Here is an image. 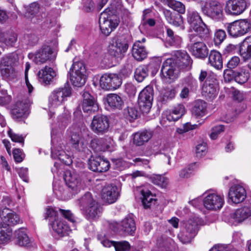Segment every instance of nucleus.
Instances as JSON below:
<instances>
[{
	"label": "nucleus",
	"instance_id": "nucleus-1",
	"mask_svg": "<svg viewBox=\"0 0 251 251\" xmlns=\"http://www.w3.org/2000/svg\"><path fill=\"white\" fill-rule=\"evenodd\" d=\"M80 210L89 219H96L100 216L101 208L98 202L95 200L90 193L85 194L78 200Z\"/></svg>",
	"mask_w": 251,
	"mask_h": 251
},
{
	"label": "nucleus",
	"instance_id": "nucleus-2",
	"mask_svg": "<svg viewBox=\"0 0 251 251\" xmlns=\"http://www.w3.org/2000/svg\"><path fill=\"white\" fill-rule=\"evenodd\" d=\"M99 24L101 33L105 36H108L118 26L119 20L117 16L112 14L108 7L101 13Z\"/></svg>",
	"mask_w": 251,
	"mask_h": 251
},
{
	"label": "nucleus",
	"instance_id": "nucleus-3",
	"mask_svg": "<svg viewBox=\"0 0 251 251\" xmlns=\"http://www.w3.org/2000/svg\"><path fill=\"white\" fill-rule=\"evenodd\" d=\"M68 74L72 85L80 87L83 86L86 80V69L84 64L81 61L74 62Z\"/></svg>",
	"mask_w": 251,
	"mask_h": 251
},
{
	"label": "nucleus",
	"instance_id": "nucleus-4",
	"mask_svg": "<svg viewBox=\"0 0 251 251\" xmlns=\"http://www.w3.org/2000/svg\"><path fill=\"white\" fill-rule=\"evenodd\" d=\"M28 57L36 64L42 65L54 60L56 53L50 46L44 45L34 53H29Z\"/></svg>",
	"mask_w": 251,
	"mask_h": 251
},
{
	"label": "nucleus",
	"instance_id": "nucleus-5",
	"mask_svg": "<svg viewBox=\"0 0 251 251\" xmlns=\"http://www.w3.org/2000/svg\"><path fill=\"white\" fill-rule=\"evenodd\" d=\"M187 22L191 29L196 32L201 37H206L209 33L207 26L203 22L199 13L196 11H189L187 13Z\"/></svg>",
	"mask_w": 251,
	"mask_h": 251
},
{
	"label": "nucleus",
	"instance_id": "nucleus-6",
	"mask_svg": "<svg viewBox=\"0 0 251 251\" xmlns=\"http://www.w3.org/2000/svg\"><path fill=\"white\" fill-rule=\"evenodd\" d=\"M128 48V41L124 35L114 37L108 47V52L112 56L122 58Z\"/></svg>",
	"mask_w": 251,
	"mask_h": 251
},
{
	"label": "nucleus",
	"instance_id": "nucleus-7",
	"mask_svg": "<svg viewBox=\"0 0 251 251\" xmlns=\"http://www.w3.org/2000/svg\"><path fill=\"white\" fill-rule=\"evenodd\" d=\"M71 95V88L69 86H64L53 90L49 98V107L54 109L61 104Z\"/></svg>",
	"mask_w": 251,
	"mask_h": 251
},
{
	"label": "nucleus",
	"instance_id": "nucleus-8",
	"mask_svg": "<svg viewBox=\"0 0 251 251\" xmlns=\"http://www.w3.org/2000/svg\"><path fill=\"white\" fill-rule=\"evenodd\" d=\"M153 88L151 85H148L139 93L138 96V104L140 109L143 113L149 112L153 99Z\"/></svg>",
	"mask_w": 251,
	"mask_h": 251
},
{
	"label": "nucleus",
	"instance_id": "nucleus-9",
	"mask_svg": "<svg viewBox=\"0 0 251 251\" xmlns=\"http://www.w3.org/2000/svg\"><path fill=\"white\" fill-rule=\"evenodd\" d=\"M180 69L175 63L173 59H167L161 68L162 79L164 81L171 82L177 77Z\"/></svg>",
	"mask_w": 251,
	"mask_h": 251
},
{
	"label": "nucleus",
	"instance_id": "nucleus-10",
	"mask_svg": "<svg viewBox=\"0 0 251 251\" xmlns=\"http://www.w3.org/2000/svg\"><path fill=\"white\" fill-rule=\"evenodd\" d=\"M72 147L76 151L89 154L90 151L88 148V141L82 136L78 129L72 131L70 139Z\"/></svg>",
	"mask_w": 251,
	"mask_h": 251
},
{
	"label": "nucleus",
	"instance_id": "nucleus-11",
	"mask_svg": "<svg viewBox=\"0 0 251 251\" xmlns=\"http://www.w3.org/2000/svg\"><path fill=\"white\" fill-rule=\"evenodd\" d=\"M199 35H191L190 37L191 45L190 50L192 54L198 58H205L208 54V49L205 43L199 40L204 38Z\"/></svg>",
	"mask_w": 251,
	"mask_h": 251
},
{
	"label": "nucleus",
	"instance_id": "nucleus-12",
	"mask_svg": "<svg viewBox=\"0 0 251 251\" xmlns=\"http://www.w3.org/2000/svg\"><path fill=\"white\" fill-rule=\"evenodd\" d=\"M203 203L204 207L210 210H217L221 209L224 203V198L217 193L206 192Z\"/></svg>",
	"mask_w": 251,
	"mask_h": 251
},
{
	"label": "nucleus",
	"instance_id": "nucleus-13",
	"mask_svg": "<svg viewBox=\"0 0 251 251\" xmlns=\"http://www.w3.org/2000/svg\"><path fill=\"white\" fill-rule=\"evenodd\" d=\"M122 78L116 74H105L100 78V85L103 89L115 90L122 84Z\"/></svg>",
	"mask_w": 251,
	"mask_h": 251
},
{
	"label": "nucleus",
	"instance_id": "nucleus-14",
	"mask_svg": "<svg viewBox=\"0 0 251 251\" xmlns=\"http://www.w3.org/2000/svg\"><path fill=\"white\" fill-rule=\"evenodd\" d=\"M202 12L215 21L222 20L223 16V9L222 4L217 1L212 0L206 5L201 8Z\"/></svg>",
	"mask_w": 251,
	"mask_h": 251
},
{
	"label": "nucleus",
	"instance_id": "nucleus-15",
	"mask_svg": "<svg viewBox=\"0 0 251 251\" xmlns=\"http://www.w3.org/2000/svg\"><path fill=\"white\" fill-rule=\"evenodd\" d=\"M250 27V23L246 20H242L229 24L227 26V30L230 36L236 37L247 33Z\"/></svg>",
	"mask_w": 251,
	"mask_h": 251
},
{
	"label": "nucleus",
	"instance_id": "nucleus-16",
	"mask_svg": "<svg viewBox=\"0 0 251 251\" xmlns=\"http://www.w3.org/2000/svg\"><path fill=\"white\" fill-rule=\"evenodd\" d=\"M90 127L96 134H104L108 131L109 127V119L105 115H97L93 117Z\"/></svg>",
	"mask_w": 251,
	"mask_h": 251
},
{
	"label": "nucleus",
	"instance_id": "nucleus-17",
	"mask_svg": "<svg viewBox=\"0 0 251 251\" xmlns=\"http://www.w3.org/2000/svg\"><path fill=\"white\" fill-rule=\"evenodd\" d=\"M249 5V0H228L225 11L229 14L238 15L242 13Z\"/></svg>",
	"mask_w": 251,
	"mask_h": 251
},
{
	"label": "nucleus",
	"instance_id": "nucleus-18",
	"mask_svg": "<svg viewBox=\"0 0 251 251\" xmlns=\"http://www.w3.org/2000/svg\"><path fill=\"white\" fill-rule=\"evenodd\" d=\"M31 103L28 98L17 101L12 111L13 118L16 120L26 118L29 113V108Z\"/></svg>",
	"mask_w": 251,
	"mask_h": 251
},
{
	"label": "nucleus",
	"instance_id": "nucleus-19",
	"mask_svg": "<svg viewBox=\"0 0 251 251\" xmlns=\"http://www.w3.org/2000/svg\"><path fill=\"white\" fill-rule=\"evenodd\" d=\"M218 82L214 77L208 76L202 88V95L207 99L213 100L218 94Z\"/></svg>",
	"mask_w": 251,
	"mask_h": 251
},
{
	"label": "nucleus",
	"instance_id": "nucleus-20",
	"mask_svg": "<svg viewBox=\"0 0 251 251\" xmlns=\"http://www.w3.org/2000/svg\"><path fill=\"white\" fill-rule=\"evenodd\" d=\"M228 199L231 202L239 203L243 202L247 197L245 188L239 184L232 186L228 191Z\"/></svg>",
	"mask_w": 251,
	"mask_h": 251
},
{
	"label": "nucleus",
	"instance_id": "nucleus-21",
	"mask_svg": "<svg viewBox=\"0 0 251 251\" xmlns=\"http://www.w3.org/2000/svg\"><path fill=\"white\" fill-rule=\"evenodd\" d=\"M109 167V162L100 156H92L89 159V168L93 171L104 172L107 171Z\"/></svg>",
	"mask_w": 251,
	"mask_h": 251
},
{
	"label": "nucleus",
	"instance_id": "nucleus-22",
	"mask_svg": "<svg viewBox=\"0 0 251 251\" xmlns=\"http://www.w3.org/2000/svg\"><path fill=\"white\" fill-rule=\"evenodd\" d=\"M101 195L102 199L105 202L111 204L117 200L119 193L116 186L107 184L103 187Z\"/></svg>",
	"mask_w": 251,
	"mask_h": 251
},
{
	"label": "nucleus",
	"instance_id": "nucleus-23",
	"mask_svg": "<svg viewBox=\"0 0 251 251\" xmlns=\"http://www.w3.org/2000/svg\"><path fill=\"white\" fill-rule=\"evenodd\" d=\"M64 179L66 185L71 188L74 193H77L82 188L79 176L69 171L65 172Z\"/></svg>",
	"mask_w": 251,
	"mask_h": 251
},
{
	"label": "nucleus",
	"instance_id": "nucleus-24",
	"mask_svg": "<svg viewBox=\"0 0 251 251\" xmlns=\"http://www.w3.org/2000/svg\"><path fill=\"white\" fill-rule=\"evenodd\" d=\"M176 245L171 238L163 235L159 237L152 251H176Z\"/></svg>",
	"mask_w": 251,
	"mask_h": 251
},
{
	"label": "nucleus",
	"instance_id": "nucleus-25",
	"mask_svg": "<svg viewBox=\"0 0 251 251\" xmlns=\"http://www.w3.org/2000/svg\"><path fill=\"white\" fill-rule=\"evenodd\" d=\"M39 4L36 2L31 3L27 8L26 16L30 19L34 23H36L45 17L46 14L41 11Z\"/></svg>",
	"mask_w": 251,
	"mask_h": 251
},
{
	"label": "nucleus",
	"instance_id": "nucleus-26",
	"mask_svg": "<svg viewBox=\"0 0 251 251\" xmlns=\"http://www.w3.org/2000/svg\"><path fill=\"white\" fill-rule=\"evenodd\" d=\"M169 59H173L175 63L180 69H183L189 66L192 63V60L190 55L184 50L175 51L173 56Z\"/></svg>",
	"mask_w": 251,
	"mask_h": 251
},
{
	"label": "nucleus",
	"instance_id": "nucleus-27",
	"mask_svg": "<svg viewBox=\"0 0 251 251\" xmlns=\"http://www.w3.org/2000/svg\"><path fill=\"white\" fill-rule=\"evenodd\" d=\"M111 142L110 138H94L90 141V147L95 152H104L110 150Z\"/></svg>",
	"mask_w": 251,
	"mask_h": 251
},
{
	"label": "nucleus",
	"instance_id": "nucleus-28",
	"mask_svg": "<svg viewBox=\"0 0 251 251\" xmlns=\"http://www.w3.org/2000/svg\"><path fill=\"white\" fill-rule=\"evenodd\" d=\"M82 108L84 112L91 114L98 111L99 106L95 98L90 93L85 92L83 95Z\"/></svg>",
	"mask_w": 251,
	"mask_h": 251
},
{
	"label": "nucleus",
	"instance_id": "nucleus-29",
	"mask_svg": "<svg viewBox=\"0 0 251 251\" xmlns=\"http://www.w3.org/2000/svg\"><path fill=\"white\" fill-rule=\"evenodd\" d=\"M0 216L3 222L8 226L15 225L20 222L19 216L8 208H4L0 212Z\"/></svg>",
	"mask_w": 251,
	"mask_h": 251
},
{
	"label": "nucleus",
	"instance_id": "nucleus-30",
	"mask_svg": "<svg viewBox=\"0 0 251 251\" xmlns=\"http://www.w3.org/2000/svg\"><path fill=\"white\" fill-rule=\"evenodd\" d=\"M56 75V72L47 66L42 68L38 73L39 80L45 84H50Z\"/></svg>",
	"mask_w": 251,
	"mask_h": 251
},
{
	"label": "nucleus",
	"instance_id": "nucleus-31",
	"mask_svg": "<svg viewBox=\"0 0 251 251\" xmlns=\"http://www.w3.org/2000/svg\"><path fill=\"white\" fill-rule=\"evenodd\" d=\"M251 217V207H243L237 209L230 215L234 222L240 223Z\"/></svg>",
	"mask_w": 251,
	"mask_h": 251
},
{
	"label": "nucleus",
	"instance_id": "nucleus-32",
	"mask_svg": "<svg viewBox=\"0 0 251 251\" xmlns=\"http://www.w3.org/2000/svg\"><path fill=\"white\" fill-rule=\"evenodd\" d=\"M50 225L53 230L61 236L69 235L71 231L65 222L61 219H55V221H52Z\"/></svg>",
	"mask_w": 251,
	"mask_h": 251
},
{
	"label": "nucleus",
	"instance_id": "nucleus-33",
	"mask_svg": "<svg viewBox=\"0 0 251 251\" xmlns=\"http://www.w3.org/2000/svg\"><path fill=\"white\" fill-rule=\"evenodd\" d=\"M119 229L126 234L132 235L136 230L135 223L131 217H126L123 219L118 226Z\"/></svg>",
	"mask_w": 251,
	"mask_h": 251
},
{
	"label": "nucleus",
	"instance_id": "nucleus-34",
	"mask_svg": "<svg viewBox=\"0 0 251 251\" xmlns=\"http://www.w3.org/2000/svg\"><path fill=\"white\" fill-rule=\"evenodd\" d=\"M204 225L203 221L199 217L194 216L191 217L185 224L183 228L197 234L199 227Z\"/></svg>",
	"mask_w": 251,
	"mask_h": 251
},
{
	"label": "nucleus",
	"instance_id": "nucleus-35",
	"mask_svg": "<svg viewBox=\"0 0 251 251\" xmlns=\"http://www.w3.org/2000/svg\"><path fill=\"white\" fill-rule=\"evenodd\" d=\"M132 54L133 57L138 61H141L147 57V51L140 41H137L134 43L132 49Z\"/></svg>",
	"mask_w": 251,
	"mask_h": 251
},
{
	"label": "nucleus",
	"instance_id": "nucleus-36",
	"mask_svg": "<svg viewBox=\"0 0 251 251\" xmlns=\"http://www.w3.org/2000/svg\"><path fill=\"white\" fill-rule=\"evenodd\" d=\"M240 54L244 61L251 59V36L247 37L239 49Z\"/></svg>",
	"mask_w": 251,
	"mask_h": 251
},
{
	"label": "nucleus",
	"instance_id": "nucleus-37",
	"mask_svg": "<svg viewBox=\"0 0 251 251\" xmlns=\"http://www.w3.org/2000/svg\"><path fill=\"white\" fill-rule=\"evenodd\" d=\"M152 136V132L151 130H144L134 134L133 143L137 146H142L148 142Z\"/></svg>",
	"mask_w": 251,
	"mask_h": 251
},
{
	"label": "nucleus",
	"instance_id": "nucleus-38",
	"mask_svg": "<svg viewBox=\"0 0 251 251\" xmlns=\"http://www.w3.org/2000/svg\"><path fill=\"white\" fill-rule=\"evenodd\" d=\"M184 113V106L182 104H178L171 111L167 112L166 118L169 122L176 121L180 119Z\"/></svg>",
	"mask_w": 251,
	"mask_h": 251
},
{
	"label": "nucleus",
	"instance_id": "nucleus-39",
	"mask_svg": "<svg viewBox=\"0 0 251 251\" xmlns=\"http://www.w3.org/2000/svg\"><path fill=\"white\" fill-rule=\"evenodd\" d=\"M207 105L205 102L202 100H196L192 109V114L196 118L202 117L206 114Z\"/></svg>",
	"mask_w": 251,
	"mask_h": 251
},
{
	"label": "nucleus",
	"instance_id": "nucleus-40",
	"mask_svg": "<svg viewBox=\"0 0 251 251\" xmlns=\"http://www.w3.org/2000/svg\"><path fill=\"white\" fill-rule=\"evenodd\" d=\"M163 13L169 24L176 26H180L183 24L182 17L179 13H172L168 10H164Z\"/></svg>",
	"mask_w": 251,
	"mask_h": 251
},
{
	"label": "nucleus",
	"instance_id": "nucleus-41",
	"mask_svg": "<svg viewBox=\"0 0 251 251\" xmlns=\"http://www.w3.org/2000/svg\"><path fill=\"white\" fill-rule=\"evenodd\" d=\"M208 63L217 70L223 68V59L221 53L216 50H211L208 57Z\"/></svg>",
	"mask_w": 251,
	"mask_h": 251
},
{
	"label": "nucleus",
	"instance_id": "nucleus-42",
	"mask_svg": "<svg viewBox=\"0 0 251 251\" xmlns=\"http://www.w3.org/2000/svg\"><path fill=\"white\" fill-rule=\"evenodd\" d=\"M51 154L54 157L58 159L63 162L65 164L69 165L72 162V159L63 151L62 147H57L53 146L51 148Z\"/></svg>",
	"mask_w": 251,
	"mask_h": 251
},
{
	"label": "nucleus",
	"instance_id": "nucleus-43",
	"mask_svg": "<svg viewBox=\"0 0 251 251\" xmlns=\"http://www.w3.org/2000/svg\"><path fill=\"white\" fill-rule=\"evenodd\" d=\"M15 238L16 244L20 246L27 247L30 244V239L25 228H20L16 230Z\"/></svg>",
	"mask_w": 251,
	"mask_h": 251
},
{
	"label": "nucleus",
	"instance_id": "nucleus-44",
	"mask_svg": "<svg viewBox=\"0 0 251 251\" xmlns=\"http://www.w3.org/2000/svg\"><path fill=\"white\" fill-rule=\"evenodd\" d=\"M106 101L108 105L113 109L122 108L124 101L121 97L116 94H110L106 97Z\"/></svg>",
	"mask_w": 251,
	"mask_h": 251
},
{
	"label": "nucleus",
	"instance_id": "nucleus-45",
	"mask_svg": "<svg viewBox=\"0 0 251 251\" xmlns=\"http://www.w3.org/2000/svg\"><path fill=\"white\" fill-rule=\"evenodd\" d=\"M139 191L143 197L142 203L145 208H147L150 207L152 203L155 204L156 200L153 198V196L150 191L140 189Z\"/></svg>",
	"mask_w": 251,
	"mask_h": 251
},
{
	"label": "nucleus",
	"instance_id": "nucleus-46",
	"mask_svg": "<svg viewBox=\"0 0 251 251\" xmlns=\"http://www.w3.org/2000/svg\"><path fill=\"white\" fill-rule=\"evenodd\" d=\"M250 76V74L248 70L245 69H241L234 72V78L235 81L237 83L243 84L248 80Z\"/></svg>",
	"mask_w": 251,
	"mask_h": 251
},
{
	"label": "nucleus",
	"instance_id": "nucleus-47",
	"mask_svg": "<svg viewBox=\"0 0 251 251\" xmlns=\"http://www.w3.org/2000/svg\"><path fill=\"white\" fill-rule=\"evenodd\" d=\"M196 235L191 231H187L182 228L178 234L177 237L183 244H187L190 243Z\"/></svg>",
	"mask_w": 251,
	"mask_h": 251
},
{
	"label": "nucleus",
	"instance_id": "nucleus-48",
	"mask_svg": "<svg viewBox=\"0 0 251 251\" xmlns=\"http://www.w3.org/2000/svg\"><path fill=\"white\" fill-rule=\"evenodd\" d=\"M18 60V55L16 53H13L3 57L0 61V63L10 65L14 67V66L17 65Z\"/></svg>",
	"mask_w": 251,
	"mask_h": 251
},
{
	"label": "nucleus",
	"instance_id": "nucleus-49",
	"mask_svg": "<svg viewBox=\"0 0 251 251\" xmlns=\"http://www.w3.org/2000/svg\"><path fill=\"white\" fill-rule=\"evenodd\" d=\"M0 71L1 75L4 78L13 77L15 75V69L10 65L2 64L0 63Z\"/></svg>",
	"mask_w": 251,
	"mask_h": 251
},
{
	"label": "nucleus",
	"instance_id": "nucleus-50",
	"mask_svg": "<svg viewBox=\"0 0 251 251\" xmlns=\"http://www.w3.org/2000/svg\"><path fill=\"white\" fill-rule=\"evenodd\" d=\"M148 75V69L146 66H139L134 73V77L139 82H142Z\"/></svg>",
	"mask_w": 251,
	"mask_h": 251
},
{
	"label": "nucleus",
	"instance_id": "nucleus-51",
	"mask_svg": "<svg viewBox=\"0 0 251 251\" xmlns=\"http://www.w3.org/2000/svg\"><path fill=\"white\" fill-rule=\"evenodd\" d=\"M17 41V35L14 33L7 35L5 37V35L0 32V41L4 43L8 46H13Z\"/></svg>",
	"mask_w": 251,
	"mask_h": 251
},
{
	"label": "nucleus",
	"instance_id": "nucleus-52",
	"mask_svg": "<svg viewBox=\"0 0 251 251\" xmlns=\"http://www.w3.org/2000/svg\"><path fill=\"white\" fill-rule=\"evenodd\" d=\"M150 178L153 183L161 188H166L168 184V179L160 175H153Z\"/></svg>",
	"mask_w": 251,
	"mask_h": 251
},
{
	"label": "nucleus",
	"instance_id": "nucleus-53",
	"mask_svg": "<svg viewBox=\"0 0 251 251\" xmlns=\"http://www.w3.org/2000/svg\"><path fill=\"white\" fill-rule=\"evenodd\" d=\"M168 5L179 13L183 14L185 11L184 5L178 1L175 0H166Z\"/></svg>",
	"mask_w": 251,
	"mask_h": 251
},
{
	"label": "nucleus",
	"instance_id": "nucleus-54",
	"mask_svg": "<svg viewBox=\"0 0 251 251\" xmlns=\"http://www.w3.org/2000/svg\"><path fill=\"white\" fill-rule=\"evenodd\" d=\"M12 235L11 229L0 227V244H4L8 242Z\"/></svg>",
	"mask_w": 251,
	"mask_h": 251
},
{
	"label": "nucleus",
	"instance_id": "nucleus-55",
	"mask_svg": "<svg viewBox=\"0 0 251 251\" xmlns=\"http://www.w3.org/2000/svg\"><path fill=\"white\" fill-rule=\"evenodd\" d=\"M44 216L46 219H49L50 224L52 223V221H55V219H59L57 211L50 206L46 208Z\"/></svg>",
	"mask_w": 251,
	"mask_h": 251
},
{
	"label": "nucleus",
	"instance_id": "nucleus-56",
	"mask_svg": "<svg viewBox=\"0 0 251 251\" xmlns=\"http://www.w3.org/2000/svg\"><path fill=\"white\" fill-rule=\"evenodd\" d=\"M124 115L129 121L137 119L139 115L138 111L134 107H127L124 110Z\"/></svg>",
	"mask_w": 251,
	"mask_h": 251
},
{
	"label": "nucleus",
	"instance_id": "nucleus-57",
	"mask_svg": "<svg viewBox=\"0 0 251 251\" xmlns=\"http://www.w3.org/2000/svg\"><path fill=\"white\" fill-rule=\"evenodd\" d=\"M167 34L170 38V42L172 46H177L181 42V38L178 36H174L173 31L170 28L167 29Z\"/></svg>",
	"mask_w": 251,
	"mask_h": 251
},
{
	"label": "nucleus",
	"instance_id": "nucleus-58",
	"mask_svg": "<svg viewBox=\"0 0 251 251\" xmlns=\"http://www.w3.org/2000/svg\"><path fill=\"white\" fill-rule=\"evenodd\" d=\"M176 91L175 88H167L163 93V100L167 101L175 98Z\"/></svg>",
	"mask_w": 251,
	"mask_h": 251
},
{
	"label": "nucleus",
	"instance_id": "nucleus-59",
	"mask_svg": "<svg viewBox=\"0 0 251 251\" xmlns=\"http://www.w3.org/2000/svg\"><path fill=\"white\" fill-rule=\"evenodd\" d=\"M114 247L116 251H127L130 249V245L127 241L115 242Z\"/></svg>",
	"mask_w": 251,
	"mask_h": 251
},
{
	"label": "nucleus",
	"instance_id": "nucleus-60",
	"mask_svg": "<svg viewBox=\"0 0 251 251\" xmlns=\"http://www.w3.org/2000/svg\"><path fill=\"white\" fill-rule=\"evenodd\" d=\"M226 34L224 30L219 29L214 34V41L216 45L220 44L226 38Z\"/></svg>",
	"mask_w": 251,
	"mask_h": 251
},
{
	"label": "nucleus",
	"instance_id": "nucleus-61",
	"mask_svg": "<svg viewBox=\"0 0 251 251\" xmlns=\"http://www.w3.org/2000/svg\"><path fill=\"white\" fill-rule=\"evenodd\" d=\"M224 129V126L223 125H220L215 126L212 128V132L210 134V138L213 140L216 139L218 134L223 132Z\"/></svg>",
	"mask_w": 251,
	"mask_h": 251
},
{
	"label": "nucleus",
	"instance_id": "nucleus-62",
	"mask_svg": "<svg viewBox=\"0 0 251 251\" xmlns=\"http://www.w3.org/2000/svg\"><path fill=\"white\" fill-rule=\"evenodd\" d=\"M207 151V146L205 143H202L198 145L196 147V153L199 157L204 155Z\"/></svg>",
	"mask_w": 251,
	"mask_h": 251
},
{
	"label": "nucleus",
	"instance_id": "nucleus-63",
	"mask_svg": "<svg viewBox=\"0 0 251 251\" xmlns=\"http://www.w3.org/2000/svg\"><path fill=\"white\" fill-rule=\"evenodd\" d=\"M94 9V3L92 0H85L83 3L82 9L86 12H90Z\"/></svg>",
	"mask_w": 251,
	"mask_h": 251
},
{
	"label": "nucleus",
	"instance_id": "nucleus-64",
	"mask_svg": "<svg viewBox=\"0 0 251 251\" xmlns=\"http://www.w3.org/2000/svg\"><path fill=\"white\" fill-rule=\"evenodd\" d=\"M8 133L12 141L23 144L24 143V139L22 135H20L13 132L11 129L8 131Z\"/></svg>",
	"mask_w": 251,
	"mask_h": 251
}]
</instances>
